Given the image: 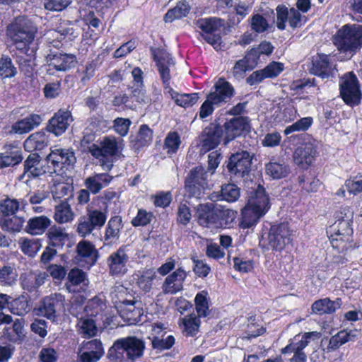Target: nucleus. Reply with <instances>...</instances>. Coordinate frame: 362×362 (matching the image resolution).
<instances>
[{"mask_svg": "<svg viewBox=\"0 0 362 362\" xmlns=\"http://www.w3.org/2000/svg\"><path fill=\"white\" fill-rule=\"evenodd\" d=\"M37 28L35 24L25 16L16 17L7 26L6 35L18 53H28L30 51Z\"/></svg>", "mask_w": 362, "mask_h": 362, "instance_id": "nucleus-1", "label": "nucleus"}, {"mask_svg": "<svg viewBox=\"0 0 362 362\" xmlns=\"http://www.w3.org/2000/svg\"><path fill=\"white\" fill-rule=\"evenodd\" d=\"M269 208V198L265 194V189L258 185L242 210L240 226L249 228L255 226Z\"/></svg>", "mask_w": 362, "mask_h": 362, "instance_id": "nucleus-2", "label": "nucleus"}, {"mask_svg": "<svg viewBox=\"0 0 362 362\" xmlns=\"http://www.w3.org/2000/svg\"><path fill=\"white\" fill-rule=\"evenodd\" d=\"M333 42L340 53L345 54L350 59L362 47V26L345 25L337 31Z\"/></svg>", "mask_w": 362, "mask_h": 362, "instance_id": "nucleus-3", "label": "nucleus"}, {"mask_svg": "<svg viewBox=\"0 0 362 362\" xmlns=\"http://www.w3.org/2000/svg\"><path fill=\"white\" fill-rule=\"evenodd\" d=\"M144 349V341L136 337L121 338L117 339L109 349L108 358L114 362H119L125 354L129 361L134 362L143 356Z\"/></svg>", "mask_w": 362, "mask_h": 362, "instance_id": "nucleus-4", "label": "nucleus"}, {"mask_svg": "<svg viewBox=\"0 0 362 362\" xmlns=\"http://www.w3.org/2000/svg\"><path fill=\"white\" fill-rule=\"evenodd\" d=\"M208 187V172L203 166H197L190 170L185 178V196L199 199Z\"/></svg>", "mask_w": 362, "mask_h": 362, "instance_id": "nucleus-5", "label": "nucleus"}, {"mask_svg": "<svg viewBox=\"0 0 362 362\" xmlns=\"http://www.w3.org/2000/svg\"><path fill=\"white\" fill-rule=\"evenodd\" d=\"M107 218V206L103 209H96L88 205L86 214L80 217L77 226V232L81 237L90 234L95 229H100L105 223Z\"/></svg>", "mask_w": 362, "mask_h": 362, "instance_id": "nucleus-6", "label": "nucleus"}, {"mask_svg": "<svg viewBox=\"0 0 362 362\" xmlns=\"http://www.w3.org/2000/svg\"><path fill=\"white\" fill-rule=\"evenodd\" d=\"M252 158L253 154L248 151H238L228 158L227 169L236 178H243L250 173Z\"/></svg>", "mask_w": 362, "mask_h": 362, "instance_id": "nucleus-7", "label": "nucleus"}, {"mask_svg": "<svg viewBox=\"0 0 362 362\" xmlns=\"http://www.w3.org/2000/svg\"><path fill=\"white\" fill-rule=\"evenodd\" d=\"M65 297L60 293H51L44 297L39 305L40 315L54 322L63 310Z\"/></svg>", "mask_w": 362, "mask_h": 362, "instance_id": "nucleus-8", "label": "nucleus"}, {"mask_svg": "<svg viewBox=\"0 0 362 362\" xmlns=\"http://www.w3.org/2000/svg\"><path fill=\"white\" fill-rule=\"evenodd\" d=\"M298 337L299 336L295 337L293 341L281 350L282 354L293 352L294 354L290 359V362H306L307 356L303 350L308 345L311 338L319 339L320 333L317 332H306L301 336L300 339H298Z\"/></svg>", "mask_w": 362, "mask_h": 362, "instance_id": "nucleus-9", "label": "nucleus"}, {"mask_svg": "<svg viewBox=\"0 0 362 362\" xmlns=\"http://www.w3.org/2000/svg\"><path fill=\"white\" fill-rule=\"evenodd\" d=\"M340 95L344 101L349 105L359 104L361 100V91L356 76L349 72L346 74L340 83Z\"/></svg>", "mask_w": 362, "mask_h": 362, "instance_id": "nucleus-10", "label": "nucleus"}, {"mask_svg": "<svg viewBox=\"0 0 362 362\" xmlns=\"http://www.w3.org/2000/svg\"><path fill=\"white\" fill-rule=\"evenodd\" d=\"M292 230L288 223L284 222L271 226L268 234L269 245L276 250H282L291 241Z\"/></svg>", "mask_w": 362, "mask_h": 362, "instance_id": "nucleus-11", "label": "nucleus"}, {"mask_svg": "<svg viewBox=\"0 0 362 362\" xmlns=\"http://www.w3.org/2000/svg\"><path fill=\"white\" fill-rule=\"evenodd\" d=\"M47 64V72L54 74V71H66L77 63L76 57L73 54L55 53L46 57Z\"/></svg>", "mask_w": 362, "mask_h": 362, "instance_id": "nucleus-12", "label": "nucleus"}, {"mask_svg": "<svg viewBox=\"0 0 362 362\" xmlns=\"http://www.w3.org/2000/svg\"><path fill=\"white\" fill-rule=\"evenodd\" d=\"M98 252L95 245L89 241L82 240L76 245L75 262L81 267H88L95 264Z\"/></svg>", "mask_w": 362, "mask_h": 362, "instance_id": "nucleus-13", "label": "nucleus"}, {"mask_svg": "<svg viewBox=\"0 0 362 362\" xmlns=\"http://www.w3.org/2000/svg\"><path fill=\"white\" fill-rule=\"evenodd\" d=\"M76 160L74 151L64 148H54L46 157V162L51 163L52 168L51 170L56 173L66 165H73Z\"/></svg>", "mask_w": 362, "mask_h": 362, "instance_id": "nucleus-14", "label": "nucleus"}, {"mask_svg": "<svg viewBox=\"0 0 362 362\" xmlns=\"http://www.w3.org/2000/svg\"><path fill=\"white\" fill-rule=\"evenodd\" d=\"M223 129V143L225 145L240 136L243 132L250 128L247 117H234L226 122L222 127Z\"/></svg>", "mask_w": 362, "mask_h": 362, "instance_id": "nucleus-15", "label": "nucleus"}, {"mask_svg": "<svg viewBox=\"0 0 362 362\" xmlns=\"http://www.w3.org/2000/svg\"><path fill=\"white\" fill-rule=\"evenodd\" d=\"M73 121L71 111L67 109H60L49 120L47 129L56 136H60L66 132Z\"/></svg>", "mask_w": 362, "mask_h": 362, "instance_id": "nucleus-16", "label": "nucleus"}, {"mask_svg": "<svg viewBox=\"0 0 362 362\" xmlns=\"http://www.w3.org/2000/svg\"><path fill=\"white\" fill-rule=\"evenodd\" d=\"M52 173L51 166L45 160H41L37 153H30L24 162V174L28 178L36 177L45 174Z\"/></svg>", "mask_w": 362, "mask_h": 362, "instance_id": "nucleus-17", "label": "nucleus"}, {"mask_svg": "<svg viewBox=\"0 0 362 362\" xmlns=\"http://www.w3.org/2000/svg\"><path fill=\"white\" fill-rule=\"evenodd\" d=\"M129 256L124 247H119L107 258V263L109 272L112 276L124 275L127 273Z\"/></svg>", "mask_w": 362, "mask_h": 362, "instance_id": "nucleus-18", "label": "nucleus"}, {"mask_svg": "<svg viewBox=\"0 0 362 362\" xmlns=\"http://www.w3.org/2000/svg\"><path fill=\"white\" fill-rule=\"evenodd\" d=\"M223 136V129L219 124L211 123L206 127L202 135L201 141L202 149L208 151L216 148Z\"/></svg>", "mask_w": 362, "mask_h": 362, "instance_id": "nucleus-19", "label": "nucleus"}, {"mask_svg": "<svg viewBox=\"0 0 362 362\" xmlns=\"http://www.w3.org/2000/svg\"><path fill=\"white\" fill-rule=\"evenodd\" d=\"M187 276V273L182 267L177 269L165 279L161 286L163 293L175 295L182 291L183 282Z\"/></svg>", "mask_w": 362, "mask_h": 362, "instance_id": "nucleus-20", "label": "nucleus"}, {"mask_svg": "<svg viewBox=\"0 0 362 362\" xmlns=\"http://www.w3.org/2000/svg\"><path fill=\"white\" fill-rule=\"evenodd\" d=\"M198 223L203 227L217 226L218 222L217 206L213 203L199 204L197 209Z\"/></svg>", "mask_w": 362, "mask_h": 362, "instance_id": "nucleus-21", "label": "nucleus"}, {"mask_svg": "<svg viewBox=\"0 0 362 362\" xmlns=\"http://www.w3.org/2000/svg\"><path fill=\"white\" fill-rule=\"evenodd\" d=\"M154 59L156 62L158 70L165 88H171L169 86L170 80V69L175 66L174 60L170 54L164 50L158 51V52L155 54Z\"/></svg>", "mask_w": 362, "mask_h": 362, "instance_id": "nucleus-22", "label": "nucleus"}, {"mask_svg": "<svg viewBox=\"0 0 362 362\" xmlns=\"http://www.w3.org/2000/svg\"><path fill=\"white\" fill-rule=\"evenodd\" d=\"M284 69V66L282 63L272 62L265 68L251 74L247 78V83L253 86L261 83L265 78L276 77L283 71Z\"/></svg>", "mask_w": 362, "mask_h": 362, "instance_id": "nucleus-23", "label": "nucleus"}, {"mask_svg": "<svg viewBox=\"0 0 362 362\" xmlns=\"http://www.w3.org/2000/svg\"><path fill=\"white\" fill-rule=\"evenodd\" d=\"M215 90L208 94L210 100H214L217 106L228 103L234 95V88L224 78H219L214 86Z\"/></svg>", "mask_w": 362, "mask_h": 362, "instance_id": "nucleus-24", "label": "nucleus"}, {"mask_svg": "<svg viewBox=\"0 0 362 362\" xmlns=\"http://www.w3.org/2000/svg\"><path fill=\"white\" fill-rule=\"evenodd\" d=\"M317 153L315 145L306 143L298 147L293 153L294 163L299 167L307 169L313 162Z\"/></svg>", "mask_w": 362, "mask_h": 362, "instance_id": "nucleus-25", "label": "nucleus"}, {"mask_svg": "<svg viewBox=\"0 0 362 362\" xmlns=\"http://www.w3.org/2000/svg\"><path fill=\"white\" fill-rule=\"evenodd\" d=\"M335 71V65L331 62L329 55L319 54L318 58L313 63L312 72L322 78L333 76Z\"/></svg>", "mask_w": 362, "mask_h": 362, "instance_id": "nucleus-26", "label": "nucleus"}, {"mask_svg": "<svg viewBox=\"0 0 362 362\" xmlns=\"http://www.w3.org/2000/svg\"><path fill=\"white\" fill-rule=\"evenodd\" d=\"M265 174L273 180H279L287 177L290 166L283 160L272 158L265 164Z\"/></svg>", "mask_w": 362, "mask_h": 362, "instance_id": "nucleus-27", "label": "nucleus"}, {"mask_svg": "<svg viewBox=\"0 0 362 362\" xmlns=\"http://www.w3.org/2000/svg\"><path fill=\"white\" fill-rule=\"evenodd\" d=\"M120 148V144L112 136H105L98 143V147L93 151V157H108L115 156Z\"/></svg>", "mask_w": 362, "mask_h": 362, "instance_id": "nucleus-28", "label": "nucleus"}, {"mask_svg": "<svg viewBox=\"0 0 362 362\" xmlns=\"http://www.w3.org/2000/svg\"><path fill=\"white\" fill-rule=\"evenodd\" d=\"M5 151L0 153V168L15 165L23 160L21 149L13 144L5 145Z\"/></svg>", "mask_w": 362, "mask_h": 362, "instance_id": "nucleus-29", "label": "nucleus"}, {"mask_svg": "<svg viewBox=\"0 0 362 362\" xmlns=\"http://www.w3.org/2000/svg\"><path fill=\"white\" fill-rule=\"evenodd\" d=\"M76 328L78 334L86 339L97 336L98 332L95 320L87 315L77 321Z\"/></svg>", "mask_w": 362, "mask_h": 362, "instance_id": "nucleus-30", "label": "nucleus"}, {"mask_svg": "<svg viewBox=\"0 0 362 362\" xmlns=\"http://www.w3.org/2000/svg\"><path fill=\"white\" fill-rule=\"evenodd\" d=\"M112 180V177L107 173L95 174L84 180V185L90 193L96 194L108 185Z\"/></svg>", "mask_w": 362, "mask_h": 362, "instance_id": "nucleus-31", "label": "nucleus"}, {"mask_svg": "<svg viewBox=\"0 0 362 362\" xmlns=\"http://www.w3.org/2000/svg\"><path fill=\"white\" fill-rule=\"evenodd\" d=\"M51 220L46 216L30 218L25 226V231L32 235L43 234L51 225Z\"/></svg>", "mask_w": 362, "mask_h": 362, "instance_id": "nucleus-32", "label": "nucleus"}, {"mask_svg": "<svg viewBox=\"0 0 362 362\" xmlns=\"http://www.w3.org/2000/svg\"><path fill=\"white\" fill-rule=\"evenodd\" d=\"M68 279L70 285L66 284L69 292H76V286H80L81 289L85 290L89 284L86 272L80 269L74 268L70 270L68 274Z\"/></svg>", "mask_w": 362, "mask_h": 362, "instance_id": "nucleus-33", "label": "nucleus"}, {"mask_svg": "<svg viewBox=\"0 0 362 362\" xmlns=\"http://www.w3.org/2000/svg\"><path fill=\"white\" fill-rule=\"evenodd\" d=\"M42 117L37 114H31L24 119L16 122L13 127V130L17 134L28 133L35 127L39 126L42 122Z\"/></svg>", "mask_w": 362, "mask_h": 362, "instance_id": "nucleus-34", "label": "nucleus"}, {"mask_svg": "<svg viewBox=\"0 0 362 362\" xmlns=\"http://www.w3.org/2000/svg\"><path fill=\"white\" fill-rule=\"evenodd\" d=\"M341 306V300H331L329 298L320 299L315 301L312 305V310L318 315L332 314Z\"/></svg>", "mask_w": 362, "mask_h": 362, "instance_id": "nucleus-35", "label": "nucleus"}, {"mask_svg": "<svg viewBox=\"0 0 362 362\" xmlns=\"http://www.w3.org/2000/svg\"><path fill=\"white\" fill-rule=\"evenodd\" d=\"M48 144V139L44 132H39L32 134L24 142V147L27 151H40Z\"/></svg>", "mask_w": 362, "mask_h": 362, "instance_id": "nucleus-36", "label": "nucleus"}, {"mask_svg": "<svg viewBox=\"0 0 362 362\" xmlns=\"http://www.w3.org/2000/svg\"><path fill=\"white\" fill-rule=\"evenodd\" d=\"M349 218H339L329 228V233L341 236L344 240H352L353 229Z\"/></svg>", "mask_w": 362, "mask_h": 362, "instance_id": "nucleus-37", "label": "nucleus"}, {"mask_svg": "<svg viewBox=\"0 0 362 362\" xmlns=\"http://www.w3.org/2000/svg\"><path fill=\"white\" fill-rule=\"evenodd\" d=\"M168 92L175 103L177 105L184 108L192 107L199 99L198 93H196L191 94H180L177 92L174 91L172 88H170Z\"/></svg>", "mask_w": 362, "mask_h": 362, "instance_id": "nucleus-38", "label": "nucleus"}, {"mask_svg": "<svg viewBox=\"0 0 362 362\" xmlns=\"http://www.w3.org/2000/svg\"><path fill=\"white\" fill-rule=\"evenodd\" d=\"M18 244L21 251L30 257H34L42 247L38 238H21Z\"/></svg>", "mask_w": 362, "mask_h": 362, "instance_id": "nucleus-39", "label": "nucleus"}, {"mask_svg": "<svg viewBox=\"0 0 362 362\" xmlns=\"http://www.w3.org/2000/svg\"><path fill=\"white\" fill-rule=\"evenodd\" d=\"M47 235L50 241V244L54 247L62 245L68 238L66 229L55 225L50 227L47 233Z\"/></svg>", "mask_w": 362, "mask_h": 362, "instance_id": "nucleus-40", "label": "nucleus"}, {"mask_svg": "<svg viewBox=\"0 0 362 362\" xmlns=\"http://www.w3.org/2000/svg\"><path fill=\"white\" fill-rule=\"evenodd\" d=\"M190 6L186 2H179L176 6L170 9L164 16V21L166 23L173 22L175 19H180L185 17L189 12Z\"/></svg>", "mask_w": 362, "mask_h": 362, "instance_id": "nucleus-41", "label": "nucleus"}, {"mask_svg": "<svg viewBox=\"0 0 362 362\" xmlns=\"http://www.w3.org/2000/svg\"><path fill=\"white\" fill-rule=\"evenodd\" d=\"M54 220L59 223L71 221L74 218V213L66 202H62L55 207Z\"/></svg>", "mask_w": 362, "mask_h": 362, "instance_id": "nucleus-42", "label": "nucleus"}, {"mask_svg": "<svg viewBox=\"0 0 362 362\" xmlns=\"http://www.w3.org/2000/svg\"><path fill=\"white\" fill-rule=\"evenodd\" d=\"M184 326L183 332L187 337L195 336L199 329L200 317L194 315H189L182 319Z\"/></svg>", "mask_w": 362, "mask_h": 362, "instance_id": "nucleus-43", "label": "nucleus"}, {"mask_svg": "<svg viewBox=\"0 0 362 362\" xmlns=\"http://www.w3.org/2000/svg\"><path fill=\"white\" fill-rule=\"evenodd\" d=\"M197 25L203 31L202 34H209L219 30L222 23L220 19L209 18L199 19L197 21Z\"/></svg>", "mask_w": 362, "mask_h": 362, "instance_id": "nucleus-44", "label": "nucleus"}, {"mask_svg": "<svg viewBox=\"0 0 362 362\" xmlns=\"http://www.w3.org/2000/svg\"><path fill=\"white\" fill-rule=\"evenodd\" d=\"M106 308L104 298L96 296L88 301L86 305V315L90 317H96Z\"/></svg>", "mask_w": 362, "mask_h": 362, "instance_id": "nucleus-45", "label": "nucleus"}, {"mask_svg": "<svg viewBox=\"0 0 362 362\" xmlns=\"http://www.w3.org/2000/svg\"><path fill=\"white\" fill-rule=\"evenodd\" d=\"M24 321L23 319H16L13 321L12 327L4 329V335L10 341H16L24 336Z\"/></svg>", "mask_w": 362, "mask_h": 362, "instance_id": "nucleus-46", "label": "nucleus"}, {"mask_svg": "<svg viewBox=\"0 0 362 362\" xmlns=\"http://www.w3.org/2000/svg\"><path fill=\"white\" fill-rule=\"evenodd\" d=\"M8 308L11 313L19 316L27 314L30 310L29 303L24 296L9 300Z\"/></svg>", "mask_w": 362, "mask_h": 362, "instance_id": "nucleus-47", "label": "nucleus"}, {"mask_svg": "<svg viewBox=\"0 0 362 362\" xmlns=\"http://www.w3.org/2000/svg\"><path fill=\"white\" fill-rule=\"evenodd\" d=\"M19 54H23V56L18 57V62L19 64L20 69L27 75H30L33 72V64L32 62L35 58V49L32 48L28 53H18Z\"/></svg>", "mask_w": 362, "mask_h": 362, "instance_id": "nucleus-48", "label": "nucleus"}, {"mask_svg": "<svg viewBox=\"0 0 362 362\" xmlns=\"http://www.w3.org/2000/svg\"><path fill=\"white\" fill-rule=\"evenodd\" d=\"M208 293L202 291L198 293L194 298L196 311L198 317H207L210 313L209 308V301L207 298Z\"/></svg>", "mask_w": 362, "mask_h": 362, "instance_id": "nucleus-49", "label": "nucleus"}, {"mask_svg": "<svg viewBox=\"0 0 362 362\" xmlns=\"http://www.w3.org/2000/svg\"><path fill=\"white\" fill-rule=\"evenodd\" d=\"M152 136L151 129L147 125H141L135 139L132 141L134 147L139 148L149 145L152 141Z\"/></svg>", "mask_w": 362, "mask_h": 362, "instance_id": "nucleus-50", "label": "nucleus"}, {"mask_svg": "<svg viewBox=\"0 0 362 362\" xmlns=\"http://www.w3.org/2000/svg\"><path fill=\"white\" fill-rule=\"evenodd\" d=\"M354 335L346 330L339 332L337 334L332 337L329 339V345L327 347L328 351H332L337 349L346 342L351 341Z\"/></svg>", "mask_w": 362, "mask_h": 362, "instance_id": "nucleus-51", "label": "nucleus"}, {"mask_svg": "<svg viewBox=\"0 0 362 362\" xmlns=\"http://www.w3.org/2000/svg\"><path fill=\"white\" fill-rule=\"evenodd\" d=\"M85 299L86 298L81 295L74 296L71 299L69 312L72 316L76 317L78 320L85 316L84 312H86V307H83Z\"/></svg>", "mask_w": 362, "mask_h": 362, "instance_id": "nucleus-52", "label": "nucleus"}, {"mask_svg": "<svg viewBox=\"0 0 362 362\" xmlns=\"http://www.w3.org/2000/svg\"><path fill=\"white\" fill-rule=\"evenodd\" d=\"M122 218L119 216L112 217L107 223L105 238L106 240L115 238L119 236L122 228Z\"/></svg>", "mask_w": 362, "mask_h": 362, "instance_id": "nucleus-53", "label": "nucleus"}, {"mask_svg": "<svg viewBox=\"0 0 362 362\" xmlns=\"http://www.w3.org/2000/svg\"><path fill=\"white\" fill-rule=\"evenodd\" d=\"M96 135L88 131L84 132L83 139L81 141V146L83 152H88L93 156V151L98 147V141L96 140Z\"/></svg>", "mask_w": 362, "mask_h": 362, "instance_id": "nucleus-54", "label": "nucleus"}, {"mask_svg": "<svg viewBox=\"0 0 362 362\" xmlns=\"http://www.w3.org/2000/svg\"><path fill=\"white\" fill-rule=\"evenodd\" d=\"M24 223L25 219L23 218L13 216L4 220L1 228L8 232H19L22 229Z\"/></svg>", "mask_w": 362, "mask_h": 362, "instance_id": "nucleus-55", "label": "nucleus"}, {"mask_svg": "<svg viewBox=\"0 0 362 362\" xmlns=\"http://www.w3.org/2000/svg\"><path fill=\"white\" fill-rule=\"evenodd\" d=\"M20 204L17 199L8 197L0 201V212L4 216L15 214Z\"/></svg>", "mask_w": 362, "mask_h": 362, "instance_id": "nucleus-56", "label": "nucleus"}, {"mask_svg": "<svg viewBox=\"0 0 362 362\" xmlns=\"http://www.w3.org/2000/svg\"><path fill=\"white\" fill-rule=\"evenodd\" d=\"M313 118L310 117H303L291 125L288 126L284 131L286 135L296 132H304L309 129L313 124Z\"/></svg>", "mask_w": 362, "mask_h": 362, "instance_id": "nucleus-57", "label": "nucleus"}, {"mask_svg": "<svg viewBox=\"0 0 362 362\" xmlns=\"http://www.w3.org/2000/svg\"><path fill=\"white\" fill-rule=\"evenodd\" d=\"M155 277V272L153 270L148 269L138 276L136 284L144 291L148 292L152 288L153 281Z\"/></svg>", "mask_w": 362, "mask_h": 362, "instance_id": "nucleus-58", "label": "nucleus"}, {"mask_svg": "<svg viewBox=\"0 0 362 362\" xmlns=\"http://www.w3.org/2000/svg\"><path fill=\"white\" fill-rule=\"evenodd\" d=\"M17 73L11 59L8 56H2L0 59V76L4 78L13 77Z\"/></svg>", "mask_w": 362, "mask_h": 362, "instance_id": "nucleus-59", "label": "nucleus"}, {"mask_svg": "<svg viewBox=\"0 0 362 362\" xmlns=\"http://www.w3.org/2000/svg\"><path fill=\"white\" fill-rule=\"evenodd\" d=\"M222 199L228 202H234L240 197V189L235 184H226L221 187Z\"/></svg>", "mask_w": 362, "mask_h": 362, "instance_id": "nucleus-60", "label": "nucleus"}, {"mask_svg": "<svg viewBox=\"0 0 362 362\" xmlns=\"http://www.w3.org/2000/svg\"><path fill=\"white\" fill-rule=\"evenodd\" d=\"M78 349H80V350H86L97 353L100 355H104L105 354L103 344L101 341L98 339L83 341L78 346Z\"/></svg>", "mask_w": 362, "mask_h": 362, "instance_id": "nucleus-61", "label": "nucleus"}, {"mask_svg": "<svg viewBox=\"0 0 362 362\" xmlns=\"http://www.w3.org/2000/svg\"><path fill=\"white\" fill-rule=\"evenodd\" d=\"M180 144V137L175 132H170L165 139V147L168 149V153H175Z\"/></svg>", "mask_w": 362, "mask_h": 362, "instance_id": "nucleus-62", "label": "nucleus"}, {"mask_svg": "<svg viewBox=\"0 0 362 362\" xmlns=\"http://www.w3.org/2000/svg\"><path fill=\"white\" fill-rule=\"evenodd\" d=\"M218 222L224 221L225 224H230L236 218L237 211L223 207L221 205L217 206Z\"/></svg>", "mask_w": 362, "mask_h": 362, "instance_id": "nucleus-63", "label": "nucleus"}, {"mask_svg": "<svg viewBox=\"0 0 362 362\" xmlns=\"http://www.w3.org/2000/svg\"><path fill=\"white\" fill-rule=\"evenodd\" d=\"M21 286L28 292L37 291V286L34 272L23 274L21 276Z\"/></svg>", "mask_w": 362, "mask_h": 362, "instance_id": "nucleus-64", "label": "nucleus"}]
</instances>
